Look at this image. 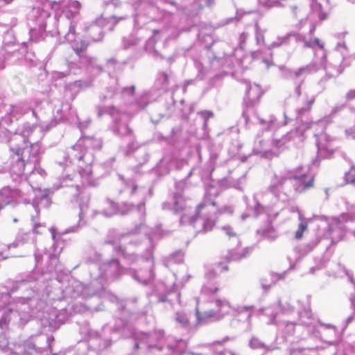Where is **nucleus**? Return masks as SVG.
<instances>
[{
    "instance_id": "f257e3e1",
    "label": "nucleus",
    "mask_w": 355,
    "mask_h": 355,
    "mask_svg": "<svg viewBox=\"0 0 355 355\" xmlns=\"http://www.w3.org/2000/svg\"><path fill=\"white\" fill-rule=\"evenodd\" d=\"M214 303L216 306L214 309L202 312L196 308V313L198 322H204L211 318L220 319L227 313L225 309L230 306L229 302L220 299L216 300Z\"/></svg>"
},
{
    "instance_id": "9b49d317",
    "label": "nucleus",
    "mask_w": 355,
    "mask_h": 355,
    "mask_svg": "<svg viewBox=\"0 0 355 355\" xmlns=\"http://www.w3.org/2000/svg\"><path fill=\"white\" fill-rule=\"evenodd\" d=\"M206 206L207 205L205 203H201L198 205V206L196 207V215L199 216L202 209H204Z\"/></svg>"
},
{
    "instance_id": "7ed1b4c3",
    "label": "nucleus",
    "mask_w": 355,
    "mask_h": 355,
    "mask_svg": "<svg viewBox=\"0 0 355 355\" xmlns=\"http://www.w3.org/2000/svg\"><path fill=\"white\" fill-rule=\"evenodd\" d=\"M306 177L305 175L301 176H295V180H299V184L296 187V191L299 193H302L307 189L311 188L314 185V178L311 177L309 180L302 182V179Z\"/></svg>"
},
{
    "instance_id": "4468645a",
    "label": "nucleus",
    "mask_w": 355,
    "mask_h": 355,
    "mask_svg": "<svg viewBox=\"0 0 355 355\" xmlns=\"http://www.w3.org/2000/svg\"><path fill=\"white\" fill-rule=\"evenodd\" d=\"M211 205L215 207L216 205V202H211Z\"/></svg>"
},
{
    "instance_id": "423d86ee",
    "label": "nucleus",
    "mask_w": 355,
    "mask_h": 355,
    "mask_svg": "<svg viewBox=\"0 0 355 355\" xmlns=\"http://www.w3.org/2000/svg\"><path fill=\"white\" fill-rule=\"evenodd\" d=\"M345 181L347 184L355 185V167H351L345 174Z\"/></svg>"
},
{
    "instance_id": "0eeeda50",
    "label": "nucleus",
    "mask_w": 355,
    "mask_h": 355,
    "mask_svg": "<svg viewBox=\"0 0 355 355\" xmlns=\"http://www.w3.org/2000/svg\"><path fill=\"white\" fill-rule=\"evenodd\" d=\"M308 224L306 222H301L298 225V229L295 232V237L300 240L303 237L304 232L307 230Z\"/></svg>"
},
{
    "instance_id": "f8f14e48",
    "label": "nucleus",
    "mask_w": 355,
    "mask_h": 355,
    "mask_svg": "<svg viewBox=\"0 0 355 355\" xmlns=\"http://www.w3.org/2000/svg\"><path fill=\"white\" fill-rule=\"evenodd\" d=\"M202 116H203L206 119L211 117L213 116V113L211 111L205 110L201 112Z\"/></svg>"
},
{
    "instance_id": "6e6552de",
    "label": "nucleus",
    "mask_w": 355,
    "mask_h": 355,
    "mask_svg": "<svg viewBox=\"0 0 355 355\" xmlns=\"http://www.w3.org/2000/svg\"><path fill=\"white\" fill-rule=\"evenodd\" d=\"M175 320L184 327L188 326L189 323L188 317L185 314L181 313H177Z\"/></svg>"
},
{
    "instance_id": "f03ea898",
    "label": "nucleus",
    "mask_w": 355,
    "mask_h": 355,
    "mask_svg": "<svg viewBox=\"0 0 355 355\" xmlns=\"http://www.w3.org/2000/svg\"><path fill=\"white\" fill-rule=\"evenodd\" d=\"M229 267L226 263L218 262L216 263L213 267L209 269L206 273V277L211 280V279L216 277L220 273L228 271Z\"/></svg>"
},
{
    "instance_id": "9d476101",
    "label": "nucleus",
    "mask_w": 355,
    "mask_h": 355,
    "mask_svg": "<svg viewBox=\"0 0 355 355\" xmlns=\"http://www.w3.org/2000/svg\"><path fill=\"white\" fill-rule=\"evenodd\" d=\"M347 100L351 101L355 98V89L349 91L346 94Z\"/></svg>"
},
{
    "instance_id": "39448f33",
    "label": "nucleus",
    "mask_w": 355,
    "mask_h": 355,
    "mask_svg": "<svg viewBox=\"0 0 355 355\" xmlns=\"http://www.w3.org/2000/svg\"><path fill=\"white\" fill-rule=\"evenodd\" d=\"M24 150L21 148H17L15 150V153L18 156L17 163L21 164V168L23 171L25 170L26 166L30 162L29 159H24L23 157Z\"/></svg>"
},
{
    "instance_id": "2eb2a0df",
    "label": "nucleus",
    "mask_w": 355,
    "mask_h": 355,
    "mask_svg": "<svg viewBox=\"0 0 355 355\" xmlns=\"http://www.w3.org/2000/svg\"><path fill=\"white\" fill-rule=\"evenodd\" d=\"M216 343H218V344H221V343H222V342L217 341V342H216Z\"/></svg>"
},
{
    "instance_id": "20e7f679",
    "label": "nucleus",
    "mask_w": 355,
    "mask_h": 355,
    "mask_svg": "<svg viewBox=\"0 0 355 355\" xmlns=\"http://www.w3.org/2000/svg\"><path fill=\"white\" fill-rule=\"evenodd\" d=\"M220 291L218 284L208 281L202 288V293L205 295H213Z\"/></svg>"
},
{
    "instance_id": "ddd939ff",
    "label": "nucleus",
    "mask_w": 355,
    "mask_h": 355,
    "mask_svg": "<svg viewBox=\"0 0 355 355\" xmlns=\"http://www.w3.org/2000/svg\"><path fill=\"white\" fill-rule=\"evenodd\" d=\"M314 43L316 44L320 49H323L324 48V44L320 42L319 39L315 38L314 40Z\"/></svg>"
},
{
    "instance_id": "1a4fd4ad",
    "label": "nucleus",
    "mask_w": 355,
    "mask_h": 355,
    "mask_svg": "<svg viewBox=\"0 0 355 355\" xmlns=\"http://www.w3.org/2000/svg\"><path fill=\"white\" fill-rule=\"evenodd\" d=\"M315 103V98L313 97L309 100H307L306 101V107L304 108V110L305 111H309L311 110L313 105Z\"/></svg>"
}]
</instances>
